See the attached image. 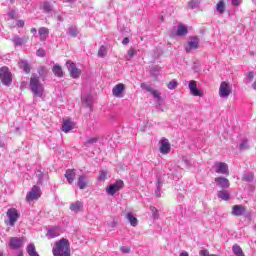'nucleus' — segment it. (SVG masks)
<instances>
[{
  "mask_svg": "<svg viewBox=\"0 0 256 256\" xmlns=\"http://www.w3.org/2000/svg\"><path fill=\"white\" fill-rule=\"evenodd\" d=\"M52 253L54 256H71V243L66 238L56 241Z\"/></svg>",
  "mask_w": 256,
  "mask_h": 256,
  "instance_id": "obj_1",
  "label": "nucleus"
},
{
  "mask_svg": "<svg viewBox=\"0 0 256 256\" xmlns=\"http://www.w3.org/2000/svg\"><path fill=\"white\" fill-rule=\"evenodd\" d=\"M30 91L33 93L34 97H43V93H45V87L41 84L38 76L32 74L30 78Z\"/></svg>",
  "mask_w": 256,
  "mask_h": 256,
  "instance_id": "obj_2",
  "label": "nucleus"
},
{
  "mask_svg": "<svg viewBox=\"0 0 256 256\" xmlns=\"http://www.w3.org/2000/svg\"><path fill=\"white\" fill-rule=\"evenodd\" d=\"M6 217L8 219L5 220V225L7 227H15V223L19 221V211L16 208H9L6 212Z\"/></svg>",
  "mask_w": 256,
  "mask_h": 256,
  "instance_id": "obj_3",
  "label": "nucleus"
},
{
  "mask_svg": "<svg viewBox=\"0 0 256 256\" xmlns=\"http://www.w3.org/2000/svg\"><path fill=\"white\" fill-rule=\"evenodd\" d=\"M0 80L3 85L9 87L13 83V74L9 70V67L2 66L0 68Z\"/></svg>",
  "mask_w": 256,
  "mask_h": 256,
  "instance_id": "obj_4",
  "label": "nucleus"
},
{
  "mask_svg": "<svg viewBox=\"0 0 256 256\" xmlns=\"http://www.w3.org/2000/svg\"><path fill=\"white\" fill-rule=\"evenodd\" d=\"M66 67L72 79H79V77H81V69L77 68V65L73 61L68 60L66 62Z\"/></svg>",
  "mask_w": 256,
  "mask_h": 256,
  "instance_id": "obj_5",
  "label": "nucleus"
},
{
  "mask_svg": "<svg viewBox=\"0 0 256 256\" xmlns=\"http://www.w3.org/2000/svg\"><path fill=\"white\" fill-rule=\"evenodd\" d=\"M41 197V188L34 185L31 190L26 195V201L31 203V201H37Z\"/></svg>",
  "mask_w": 256,
  "mask_h": 256,
  "instance_id": "obj_6",
  "label": "nucleus"
},
{
  "mask_svg": "<svg viewBox=\"0 0 256 256\" xmlns=\"http://www.w3.org/2000/svg\"><path fill=\"white\" fill-rule=\"evenodd\" d=\"M123 187H125L123 180H117L114 184H111L106 191L109 195H115V193H117V191H121Z\"/></svg>",
  "mask_w": 256,
  "mask_h": 256,
  "instance_id": "obj_7",
  "label": "nucleus"
},
{
  "mask_svg": "<svg viewBox=\"0 0 256 256\" xmlns=\"http://www.w3.org/2000/svg\"><path fill=\"white\" fill-rule=\"evenodd\" d=\"M231 93H232V90L229 83H227L226 81L221 82L220 88H219V96L222 98H227L229 97V95H231Z\"/></svg>",
  "mask_w": 256,
  "mask_h": 256,
  "instance_id": "obj_8",
  "label": "nucleus"
},
{
  "mask_svg": "<svg viewBox=\"0 0 256 256\" xmlns=\"http://www.w3.org/2000/svg\"><path fill=\"white\" fill-rule=\"evenodd\" d=\"M25 243V237H11L9 242V247L11 249H21Z\"/></svg>",
  "mask_w": 256,
  "mask_h": 256,
  "instance_id": "obj_9",
  "label": "nucleus"
},
{
  "mask_svg": "<svg viewBox=\"0 0 256 256\" xmlns=\"http://www.w3.org/2000/svg\"><path fill=\"white\" fill-rule=\"evenodd\" d=\"M125 93V84L119 83L116 84L112 89V95L117 98L123 97V94Z\"/></svg>",
  "mask_w": 256,
  "mask_h": 256,
  "instance_id": "obj_10",
  "label": "nucleus"
},
{
  "mask_svg": "<svg viewBox=\"0 0 256 256\" xmlns=\"http://www.w3.org/2000/svg\"><path fill=\"white\" fill-rule=\"evenodd\" d=\"M216 173H220L221 175H229V165L225 162H216Z\"/></svg>",
  "mask_w": 256,
  "mask_h": 256,
  "instance_id": "obj_11",
  "label": "nucleus"
},
{
  "mask_svg": "<svg viewBox=\"0 0 256 256\" xmlns=\"http://www.w3.org/2000/svg\"><path fill=\"white\" fill-rule=\"evenodd\" d=\"M193 49H199V37L197 36L190 37L188 47H186V53H191Z\"/></svg>",
  "mask_w": 256,
  "mask_h": 256,
  "instance_id": "obj_12",
  "label": "nucleus"
},
{
  "mask_svg": "<svg viewBox=\"0 0 256 256\" xmlns=\"http://www.w3.org/2000/svg\"><path fill=\"white\" fill-rule=\"evenodd\" d=\"M171 151V144L167 140V138H162L160 140V153L162 155H167V153H170Z\"/></svg>",
  "mask_w": 256,
  "mask_h": 256,
  "instance_id": "obj_13",
  "label": "nucleus"
},
{
  "mask_svg": "<svg viewBox=\"0 0 256 256\" xmlns=\"http://www.w3.org/2000/svg\"><path fill=\"white\" fill-rule=\"evenodd\" d=\"M189 89L191 95H193L194 97H201L203 95V91L197 89V82L194 80H191L189 82Z\"/></svg>",
  "mask_w": 256,
  "mask_h": 256,
  "instance_id": "obj_14",
  "label": "nucleus"
},
{
  "mask_svg": "<svg viewBox=\"0 0 256 256\" xmlns=\"http://www.w3.org/2000/svg\"><path fill=\"white\" fill-rule=\"evenodd\" d=\"M64 176L67 179V182L69 183V185H73V182L75 181V177H77V172L75 171V169H68L66 170Z\"/></svg>",
  "mask_w": 256,
  "mask_h": 256,
  "instance_id": "obj_15",
  "label": "nucleus"
},
{
  "mask_svg": "<svg viewBox=\"0 0 256 256\" xmlns=\"http://www.w3.org/2000/svg\"><path fill=\"white\" fill-rule=\"evenodd\" d=\"M75 128V122L71 120H63L62 131L63 133H69L72 129Z\"/></svg>",
  "mask_w": 256,
  "mask_h": 256,
  "instance_id": "obj_16",
  "label": "nucleus"
},
{
  "mask_svg": "<svg viewBox=\"0 0 256 256\" xmlns=\"http://www.w3.org/2000/svg\"><path fill=\"white\" fill-rule=\"evenodd\" d=\"M245 213V206L243 205H234L232 207V215H234V217H241V215H244Z\"/></svg>",
  "mask_w": 256,
  "mask_h": 256,
  "instance_id": "obj_17",
  "label": "nucleus"
},
{
  "mask_svg": "<svg viewBox=\"0 0 256 256\" xmlns=\"http://www.w3.org/2000/svg\"><path fill=\"white\" fill-rule=\"evenodd\" d=\"M89 183V177L86 175H80L77 180L79 189H85Z\"/></svg>",
  "mask_w": 256,
  "mask_h": 256,
  "instance_id": "obj_18",
  "label": "nucleus"
},
{
  "mask_svg": "<svg viewBox=\"0 0 256 256\" xmlns=\"http://www.w3.org/2000/svg\"><path fill=\"white\" fill-rule=\"evenodd\" d=\"M215 183H218V185L222 188V189H229V179L225 178V177H216L215 178Z\"/></svg>",
  "mask_w": 256,
  "mask_h": 256,
  "instance_id": "obj_19",
  "label": "nucleus"
},
{
  "mask_svg": "<svg viewBox=\"0 0 256 256\" xmlns=\"http://www.w3.org/2000/svg\"><path fill=\"white\" fill-rule=\"evenodd\" d=\"M38 35H39L40 41H47V38L49 37V28L47 27L39 28Z\"/></svg>",
  "mask_w": 256,
  "mask_h": 256,
  "instance_id": "obj_20",
  "label": "nucleus"
},
{
  "mask_svg": "<svg viewBox=\"0 0 256 256\" xmlns=\"http://www.w3.org/2000/svg\"><path fill=\"white\" fill-rule=\"evenodd\" d=\"M52 72L56 77H64L65 73H63V68L59 64H55L52 67Z\"/></svg>",
  "mask_w": 256,
  "mask_h": 256,
  "instance_id": "obj_21",
  "label": "nucleus"
},
{
  "mask_svg": "<svg viewBox=\"0 0 256 256\" xmlns=\"http://www.w3.org/2000/svg\"><path fill=\"white\" fill-rule=\"evenodd\" d=\"M126 219L129 221L132 227H137V225L139 224V220H137V217L133 216V213L131 212H128L126 214Z\"/></svg>",
  "mask_w": 256,
  "mask_h": 256,
  "instance_id": "obj_22",
  "label": "nucleus"
},
{
  "mask_svg": "<svg viewBox=\"0 0 256 256\" xmlns=\"http://www.w3.org/2000/svg\"><path fill=\"white\" fill-rule=\"evenodd\" d=\"M83 209V202L76 201L75 203L70 204V210L74 211L75 213H78V211H81Z\"/></svg>",
  "mask_w": 256,
  "mask_h": 256,
  "instance_id": "obj_23",
  "label": "nucleus"
},
{
  "mask_svg": "<svg viewBox=\"0 0 256 256\" xmlns=\"http://www.w3.org/2000/svg\"><path fill=\"white\" fill-rule=\"evenodd\" d=\"M189 33V30L187 29V26L185 25H179L178 29L176 31V35H178V37H183L185 35H187Z\"/></svg>",
  "mask_w": 256,
  "mask_h": 256,
  "instance_id": "obj_24",
  "label": "nucleus"
},
{
  "mask_svg": "<svg viewBox=\"0 0 256 256\" xmlns=\"http://www.w3.org/2000/svg\"><path fill=\"white\" fill-rule=\"evenodd\" d=\"M225 9H226L225 1L223 0L218 1V3L216 4V11H218L220 15H223V13H225Z\"/></svg>",
  "mask_w": 256,
  "mask_h": 256,
  "instance_id": "obj_25",
  "label": "nucleus"
},
{
  "mask_svg": "<svg viewBox=\"0 0 256 256\" xmlns=\"http://www.w3.org/2000/svg\"><path fill=\"white\" fill-rule=\"evenodd\" d=\"M19 67L20 69H23V71L27 74L31 73V65H29V63L22 60L19 62Z\"/></svg>",
  "mask_w": 256,
  "mask_h": 256,
  "instance_id": "obj_26",
  "label": "nucleus"
},
{
  "mask_svg": "<svg viewBox=\"0 0 256 256\" xmlns=\"http://www.w3.org/2000/svg\"><path fill=\"white\" fill-rule=\"evenodd\" d=\"M232 251H233L234 255H236V256H245L243 249L241 248V246H239L237 244L232 246Z\"/></svg>",
  "mask_w": 256,
  "mask_h": 256,
  "instance_id": "obj_27",
  "label": "nucleus"
},
{
  "mask_svg": "<svg viewBox=\"0 0 256 256\" xmlns=\"http://www.w3.org/2000/svg\"><path fill=\"white\" fill-rule=\"evenodd\" d=\"M99 141V137L88 138L84 142V147H91V145H95Z\"/></svg>",
  "mask_w": 256,
  "mask_h": 256,
  "instance_id": "obj_28",
  "label": "nucleus"
},
{
  "mask_svg": "<svg viewBox=\"0 0 256 256\" xmlns=\"http://www.w3.org/2000/svg\"><path fill=\"white\" fill-rule=\"evenodd\" d=\"M27 253L29 256H39V254L37 253V250L35 249L34 244H29L27 246Z\"/></svg>",
  "mask_w": 256,
  "mask_h": 256,
  "instance_id": "obj_29",
  "label": "nucleus"
},
{
  "mask_svg": "<svg viewBox=\"0 0 256 256\" xmlns=\"http://www.w3.org/2000/svg\"><path fill=\"white\" fill-rule=\"evenodd\" d=\"M48 235L51 239H55V237H59V235H61V232L57 228H52L48 231Z\"/></svg>",
  "mask_w": 256,
  "mask_h": 256,
  "instance_id": "obj_30",
  "label": "nucleus"
},
{
  "mask_svg": "<svg viewBox=\"0 0 256 256\" xmlns=\"http://www.w3.org/2000/svg\"><path fill=\"white\" fill-rule=\"evenodd\" d=\"M218 197L223 201H229V192L227 190L218 191Z\"/></svg>",
  "mask_w": 256,
  "mask_h": 256,
  "instance_id": "obj_31",
  "label": "nucleus"
},
{
  "mask_svg": "<svg viewBox=\"0 0 256 256\" xmlns=\"http://www.w3.org/2000/svg\"><path fill=\"white\" fill-rule=\"evenodd\" d=\"M148 93H151L155 99H158V101H161V93L158 92V90H155L153 88H147Z\"/></svg>",
  "mask_w": 256,
  "mask_h": 256,
  "instance_id": "obj_32",
  "label": "nucleus"
},
{
  "mask_svg": "<svg viewBox=\"0 0 256 256\" xmlns=\"http://www.w3.org/2000/svg\"><path fill=\"white\" fill-rule=\"evenodd\" d=\"M27 40L23 39V38H20L19 36H15L13 38V43L15 45H23V43H26Z\"/></svg>",
  "mask_w": 256,
  "mask_h": 256,
  "instance_id": "obj_33",
  "label": "nucleus"
},
{
  "mask_svg": "<svg viewBox=\"0 0 256 256\" xmlns=\"http://www.w3.org/2000/svg\"><path fill=\"white\" fill-rule=\"evenodd\" d=\"M107 55V48L105 46H101L98 51V57H105Z\"/></svg>",
  "mask_w": 256,
  "mask_h": 256,
  "instance_id": "obj_34",
  "label": "nucleus"
},
{
  "mask_svg": "<svg viewBox=\"0 0 256 256\" xmlns=\"http://www.w3.org/2000/svg\"><path fill=\"white\" fill-rule=\"evenodd\" d=\"M179 85V83L176 80H172L167 84L168 89L173 90V89H177V86Z\"/></svg>",
  "mask_w": 256,
  "mask_h": 256,
  "instance_id": "obj_35",
  "label": "nucleus"
},
{
  "mask_svg": "<svg viewBox=\"0 0 256 256\" xmlns=\"http://www.w3.org/2000/svg\"><path fill=\"white\" fill-rule=\"evenodd\" d=\"M38 74L40 75V77H45V75H47V69H45V67L40 66L38 68Z\"/></svg>",
  "mask_w": 256,
  "mask_h": 256,
  "instance_id": "obj_36",
  "label": "nucleus"
},
{
  "mask_svg": "<svg viewBox=\"0 0 256 256\" xmlns=\"http://www.w3.org/2000/svg\"><path fill=\"white\" fill-rule=\"evenodd\" d=\"M36 55L38 57H45V55H47V52H45V50L43 48H39L36 52Z\"/></svg>",
  "mask_w": 256,
  "mask_h": 256,
  "instance_id": "obj_37",
  "label": "nucleus"
},
{
  "mask_svg": "<svg viewBox=\"0 0 256 256\" xmlns=\"http://www.w3.org/2000/svg\"><path fill=\"white\" fill-rule=\"evenodd\" d=\"M43 9H44V11H46V13H50L51 11H52V7H51V4H49V3H44V5H43Z\"/></svg>",
  "mask_w": 256,
  "mask_h": 256,
  "instance_id": "obj_38",
  "label": "nucleus"
},
{
  "mask_svg": "<svg viewBox=\"0 0 256 256\" xmlns=\"http://www.w3.org/2000/svg\"><path fill=\"white\" fill-rule=\"evenodd\" d=\"M107 180V171H101L99 175V181Z\"/></svg>",
  "mask_w": 256,
  "mask_h": 256,
  "instance_id": "obj_39",
  "label": "nucleus"
},
{
  "mask_svg": "<svg viewBox=\"0 0 256 256\" xmlns=\"http://www.w3.org/2000/svg\"><path fill=\"white\" fill-rule=\"evenodd\" d=\"M128 57L130 59H133V57H135V48L131 47L129 50H128Z\"/></svg>",
  "mask_w": 256,
  "mask_h": 256,
  "instance_id": "obj_40",
  "label": "nucleus"
},
{
  "mask_svg": "<svg viewBox=\"0 0 256 256\" xmlns=\"http://www.w3.org/2000/svg\"><path fill=\"white\" fill-rule=\"evenodd\" d=\"M69 33L72 35V37H77L79 32L77 31V28H70Z\"/></svg>",
  "mask_w": 256,
  "mask_h": 256,
  "instance_id": "obj_41",
  "label": "nucleus"
},
{
  "mask_svg": "<svg viewBox=\"0 0 256 256\" xmlns=\"http://www.w3.org/2000/svg\"><path fill=\"white\" fill-rule=\"evenodd\" d=\"M199 255H201V256H210L209 255V250H207V249L201 250L199 252Z\"/></svg>",
  "mask_w": 256,
  "mask_h": 256,
  "instance_id": "obj_42",
  "label": "nucleus"
},
{
  "mask_svg": "<svg viewBox=\"0 0 256 256\" xmlns=\"http://www.w3.org/2000/svg\"><path fill=\"white\" fill-rule=\"evenodd\" d=\"M249 147L247 146V141H244L240 144V149L241 150H245L248 149Z\"/></svg>",
  "mask_w": 256,
  "mask_h": 256,
  "instance_id": "obj_43",
  "label": "nucleus"
},
{
  "mask_svg": "<svg viewBox=\"0 0 256 256\" xmlns=\"http://www.w3.org/2000/svg\"><path fill=\"white\" fill-rule=\"evenodd\" d=\"M120 251H122V253H129V251H131V248H129V247H121Z\"/></svg>",
  "mask_w": 256,
  "mask_h": 256,
  "instance_id": "obj_44",
  "label": "nucleus"
},
{
  "mask_svg": "<svg viewBox=\"0 0 256 256\" xmlns=\"http://www.w3.org/2000/svg\"><path fill=\"white\" fill-rule=\"evenodd\" d=\"M140 87H141V89H145L146 91H147V89H151V86H149V85H147L145 83H141Z\"/></svg>",
  "mask_w": 256,
  "mask_h": 256,
  "instance_id": "obj_45",
  "label": "nucleus"
},
{
  "mask_svg": "<svg viewBox=\"0 0 256 256\" xmlns=\"http://www.w3.org/2000/svg\"><path fill=\"white\" fill-rule=\"evenodd\" d=\"M8 15H9V18H10V19H15L16 13H15L14 10H11V11L8 13Z\"/></svg>",
  "mask_w": 256,
  "mask_h": 256,
  "instance_id": "obj_46",
  "label": "nucleus"
},
{
  "mask_svg": "<svg viewBox=\"0 0 256 256\" xmlns=\"http://www.w3.org/2000/svg\"><path fill=\"white\" fill-rule=\"evenodd\" d=\"M17 27H25V21H23V20H18V22H17Z\"/></svg>",
  "mask_w": 256,
  "mask_h": 256,
  "instance_id": "obj_47",
  "label": "nucleus"
},
{
  "mask_svg": "<svg viewBox=\"0 0 256 256\" xmlns=\"http://www.w3.org/2000/svg\"><path fill=\"white\" fill-rule=\"evenodd\" d=\"M239 3H241L240 0H232V5L234 7H239Z\"/></svg>",
  "mask_w": 256,
  "mask_h": 256,
  "instance_id": "obj_48",
  "label": "nucleus"
},
{
  "mask_svg": "<svg viewBox=\"0 0 256 256\" xmlns=\"http://www.w3.org/2000/svg\"><path fill=\"white\" fill-rule=\"evenodd\" d=\"M122 44L123 45H129V38H124L123 41H122Z\"/></svg>",
  "mask_w": 256,
  "mask_h": 256,
  "instance_id": "obj_49",
  "label": "nucleus"
},
{
  "mask_svg": "<svg viewBox=\"0 0 256 256\" xmlns=\"http://www.w3.org/2000/svg\"><path fill=\"white\" fill-rule=\"evenodd\" d=\"M254 73L253 72H249L248 73V79H250V81H253V77H254Z\"/></svg>",
  "mask_w": 256,
  "mask_h": 256,
  "instance_id": "obj_50",
  "label": "nucleus"
},
{
  "mask_svg": "<svg viewBox=\"0 0 256 256\" xmlns=\"http://www.w3.org/2000/svg\"><path fill=\"white\" fill-rule=\"evenodd\" d=\"M244 179L245 181H251L253 179V175L245 176Z\"/></svg>",
  "mask_w": 256,
  "mask_h": 256,
  "instance_id": "obj_51",
  "label": "nucleus"
},
{
  "mask_svg": "<svg viewBox=\"0 0 256 256\" xmlns=\"http://www.w3.org/2000/svg\"><path fill=\"white\" fill-rule=\"evenodd\" d=\"M180 256H189V253H188V252H182V253L180 254Z\"/></svg>",
  "mask_w": 256,
  "mask_h": 256,
  "instance_id": "obj_52",
  "label": "nucleus"
},
{
  "mask_svg": "<svg viewBox=\"0 0 256 256\" xmlns=\"http://www.w3.org/2000/svg\"><path fill=\"white\" fill-rule=\"evenodd\" d=\"M30 31H31L32 33H37V29H36V28H31Z\"/></svg>",
  "mask_w": 256,
  "mask_h": 256,
  "instance_id": "obj_53",
  "label": "nucleus"
},
{
  "mask_svg": "<svg viewBox=\"0 0 256 256\" xmlns=\"http://www.w3.org/2000/svg\"><path fill=\"white\" fill-rule=\"evenodd\" d=\"M188 7H189L190 9H193V2H190V3L188 4Z\"/></svg>",
  "mask_w": 256,
  "mask_h": 256,
  "instance_id": "obj_54",
  "label": "nucleus"
},
{
  "mask_svg": "<svg viewBox=\"0 0 256 256\" xmlns=\"http://www.w3.org/2000/svg\"><path fill=\"white\" fill-rule=\"evenodd\" d=\"M11 3H15V0H10Z\"/></svg>",
  "mask_w": 256,
  "mask_h": 256,
  "instance_id": "obj_55",
  "label": "nucleus"
},
{
  "mask_svg": "<svg viewBox=\"0 0 256 256\" xmlns=\"http://www.w3.org/2000/svg\"><path fill=\"white\" fill-rule=\"evenodd\" d=\"M152 211H155V207L152 208Z\"/></svg>",
  "mask_w": 256,
  "mask_h": 256,
  "instance_id": "obj_56",
  "label": "nucleus"
},
{
  "mask_svg": "<svg viewBox=\"0 0 256 256\" xmlns=\"http://www.w3.org/2000/svg\"><path fill=\"white\" fill-rule=\"evenodd\" d=\"M0 256H3V254L0 253Z\"/></svg>",
  "mask_w": 256,
  "mask_h": 256,
  "instance_id": "obj_57",
  "label": "nucleus"
}]
</instances>
